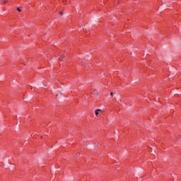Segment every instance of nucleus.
<instances>
[{
    "label": "nucleus",
    "instance_id": "obj_1",
    "mask_svg": "<svg viewBox=\"0 0 181 181\" xmlns=\"http://www.w3.org/2000/svg\"><path fill=\"white\" fill-rule=\"evenodd\" d=\"M64 57V54H59L58 59L59 60H60L62 62V60H63V58Z\"/></svg>",
    "mask_w": 181,
    "mask_h": 181
},
{
    "label": "nucleus",
    "instance_id": "obj_2",
    "mask_svg": "<svg viewBox=\"0 0 181 181\" xmlns=\"http://www.w3.org/2000/svg\"><path fill=\"white\" fill-rule=\"evenodd\" d=\"M99 111H102L100 109H97L95 110V116L97 117V115H98V112Z\"/></svg>",
    "mask_w": 181,
    "mask_h": 181
},
{
    "label": "nucleus",
    "instance_id": "obj_3",
    "mask_svg": "<svg viewBox=\"0 0 181 181\" xmlns=\"http://www.w3.org/2000/svg\"><path fill=\"white\" fill-rule=\"evenodd\" d=\"M7 2H8V1H7V0H4V1H3V4H4V5L6 4H7Z\"/></svg>",
    "mask_w": 181,
    "mask_h": 181
},
{
    "label": "nucleus",
    "instance_id": "obj_4",
    "mask_svg": "<svg viewBox=\"0 0 181 181\" xmlns=\"http://www.w3.org/2000/svg\"><path fill=\"white\" fill-rule=\"evenodd\" d=\"M17 11H18V12H22V10L20 9L19 8H17Z\"/></svg>",
    "mask_w": 181,
    "mask_h": 181
},
{
    "label": "nucleus",
    "instance_id": "obj_5",
    "mask_svg": "<svg viewBox=\"0 0 181 181\" xmlns=\"http://www.w3.org/2000/svg\"><path fill=\"white\" fill-rule=\"evenodd\" d=\"M110 95L112 97V95H114L113 93H110Z\"/></svg>",
    "mask_w": 181,
    "mask_h": 181
},
{
    "label": "nucleus",
    "instance_id": "obj_6",
    "mask_svg": "<svg viewBox=\"0 0 181 181\" xmlns=\"http://www.w3.org/2000/svg\"><path fill=\"white\" fill-rule=\"evenodd\" d=\"M60 15H61V16H63V12H60Z\"/></svg>",
    "mask_w": 181,
    "mask_h": 181
},
{
    "label": "nucleus",
    "instance_id": "obj_7",
    "mask_svg": "<svg viewBox=\"0 0 181 181\" xmlns=\"http://www.w3.org/2000/svg\"><path fill=\"white\" fill-rule=\"evenodd\" d=\"M96 95H98V93H96Z\"/></svg>",
    "mask_w": 181,
    "mask_h": 181
}]
</instances>
